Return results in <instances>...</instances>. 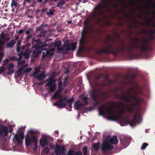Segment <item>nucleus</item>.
Returning <instances> with one entry per match:
<instances>
[{"mask_svg":"<svg viewBox=\"0 0 155 155\" xmlns=\"http://www.w3.org/2000/svg\"><path fill=\"white\" fill-rule=\"evenodd\" d=\"M152 45L150 38H144L141 44L121 43L118 45L107 41L98 50L97 53L120 55L130 60L137 59L147 56L153 50Z\"/></svg>","mask_w":155,"mask_h":155,"instance_id":"1","label":"nucleus"},{"mask_svg":"<svg viewBox=\"0 0 155 155\" xmlns=\"http://www.w3.org/2000/svg\"><path fill=\"white\" fill-rule=\"evenodd\" d=\"M134 87L130 88L127 91V93L130 96L133 101H131L130 107L127 109V111L132 114L135 112V109L137 112L134 114L133 119L130 120L122 115L121 116V126L130 124L132 127H134L137 124L141 123L142 120V110L140 108L141 103L143 100L138 96H142L146 98L150 97V90L148 83H145L143 86L135 84Z\"/></svg>","mask_w":155,"mask_h":155,"instance_id":"2","label":"nucleus"},{"mask_svg":"<svg viewBox=\"0 0 155 155\" xmlns=\"http://www.w3.org/2000/svg\"><path fill=\"white\" fill-rule=\"evenodd\" d=\"M110 135H107L106 138L103 140L101 149L103 152V155H110L111 150L114 148V147L108 143L109 141L113 144H117L118 140L116 136L114 135L111 138Z\"/></svg>","mask_w":155,"mask_h":155,"instance_id":"3","label":"nucleus"},{"mask_svg":"<svg viewBox=\"0 0 155 155\" xmlns=\"http://www.w3.org/2000/svg\"><path fill=\"white\" fill-rule=\"evenodd\" d=\"M13 126L10 125L9 127L10 128L9 130L8 128L6 126L0 125V137L2 138H4L8 135V133H11L13 131V129L12 128Z\"/></svg>","mask_w":155,"mask_h":155,"instance_id":"4","label":"nucleus"},{"mask_svg":"<svg viewBox=\"0 0 155 155\" xmlns=\"http://www.w3.org/2000/svg\"><path fill=\"white\" fill-rule=\"evenodd\" d=\"M38 142V138L35 136L33 135L30 136L28 134L26 135L25 138V143L26 146L32 145Z\"/></svg>","mask_w":155,"mask_h":155,"instance_id":"5","label":"nucleus"},{"mask_svg":"<svg viewBox=\"0 0 155 155\" xmlns=\"http://www.w3.org/2000/svg\"><path fill=\"white\" fill-rule=\"evenodd\" d=\"M67 99V97L66 96H63L62 95L59 99V100L57 102L54 103L53 105L57 106L59 109H61L66 106V103H62L64 101H65Z\"/></svg>","mask_w":155,"mask_h":155,"instance_id":"6","label":"nucleus"},{"mask_svg":"<svg viewBox=\"0 0 155 155\" xmlns=\"http://www.w3.org/2000/svg\"><path fill=\"white\" fill-rule=\"evenodd\" d=\"M90 84L91 87L92 89L89 90L88 91L89 94L90 96L91 97V101L94 100L95 98H96L95 95V91L97 92H100L102 91V90L99 88H96L94 85H93L90 82V81L88 80Z\"/></svg>","mask_w":155,"mask_h":155,"instance_id":"7","label":"nucleus"},{"mask_svg":"<svg viewBox=\"0 0 155 155\" xmlns=\"http://www.w3.org/2000/svg\"><path fill=\"white\" fill-rule=\"evenodd\" d=\"M66 148L64 146L59 145L55 146L54 151L56 155H65V154Z\"/></svg>","mask_w":155,"mask_h":155,"instance_id":"8","label":"nucleus"},{"mask_svg":"<svg viewBox=\"0 0 155 155\" xmlns=\"http://www.w3.org/2000/svg\"><path fill=\"white\" fill-rule=\"evenodd\" d=\"M89 31L90 30L88 27L86 29H85L84 28H83L81 32V38L79 41L80 45H81V42H83L86 39L87 35L89 33Z\"/></svg>","mask_w":155,"mask_h":155,"instance_id":"9","label":"nucleus"},{"mask_svg":"<svg viewBox=\"0 0 155 155\" xmlns=\"http://www.w3.org/2000/svg\"><path fill=\"white\" fill-rule=\"evenodd\" d=\"M15 138L18 144L21 145L22 144L23 140L25 138L24 134L23 132H21L19 135L16 134H15Z\"/></svg>","mask_w":155,"mask_h":155,"instance_id":"10","label":"nucleus"},{"mask_svg":"<svg viewBox=\"0 0 155 155\" xmlns=\"http://www.w3.org/2000/svg\"><path fill=\"white\" fill-rule=\"evenodd\" d=\"M120 144L124 147L123 149L125 148L128 147L130 142V139L129 138L125 137L124 139L120 138Z\"/></svg>","mask_w":155,"mask_h":155,"instance_id":"11","label":"nucleus"},{"mask_svg":"<svg viewBox=\"0 0 155 155\" xmlns=\"http://www.w3.org/2000/svg\"><path fill=\"white\" fill-rule=\"evenodd\" d=\"M40 145L42 148L48 146V141L45 136H42L40 139Z\"/></svg>","mask_w":155,"mask_h":155,"instance_id":"12","label":"nucleus"},{"mask_svg":"<svg viewBox=\"0 0 155 155\" xmlns=\"http://www.w3.org/2000/svg\"><path fill=\"white\" fill-rule=\"evenodd\" d=\"M100 5L99 6H96L94 8V10L95 12L93 15L94 17H97L102 15L103 14L102 11L101 10V6Z\"/></svg>","mask_w":155,"mask_h":155,"instance_id":"13","label":"nucleus"},{"mask_svg":"<svg viewBox=\"0 0 155 155\" xmlns=\"http://www.w3.org/2000/svg\"><path fill=\"white\" fill-rule=\"evenodd\" d=\"M100 143L99 142H97L94 143L91 148L92 152H93L94 150L97 151L100 148Z\"/></svg>","mask_w":155,"mask_h":155,"instance_id":"14","label":"nucleus"},{"mask_svg":"<svg viewBox=\"0 0 155 155\" xmlns=\"http://www.w3.org/2000/svg\"><path fill=\"white\" fill-rule=\"evenodd\" d=\"M74 109L76 110H79L84 107L83 104L80 103L79 100L77 101L74 104Z\"/></svg>","mask_w":155,"mask_h":155,"instance_id":"15","label":"nucleus"},{"mask_svg":"<svg viewBox=\"0 0 155 155\" xmlns=\"http://www.w3.org/2000/svg\"><path fill=\"white\" fill-rule=\"evenodd\" d=\"M58 75L57 73L55 72H53L51 74L50 76L48 79H47L48 82H51L55 80L57 81V79H54Z\"/></svg>","mask_w":155,"mask_h":155,"instance_id":"16","label":"nucleus"},{"mask_svg":"<svg viewBox=\"0 0 155 155\" xmlns=\"http://www.w3.org/2000/svg\"><path fill=\"white\" fill-rule=\"evenodd\" d=\"M46 77V75L44 72H43L37 76V78H36V79H37L39 81H41L45 78Z\"/></svg>","mask_w":155,"mask_h":155,"instance_id":"17","label":"nucleus"},{"mask_svg":"<svg viewBox=\"0 0 155 155\" xmlns=\"http://www.w3.org/2000/svg\"><path fill=\"white\" fill-rule=\"evenodd\" d=\"M32 50H30L29 48H27L25 50V52L23 53V54L25 56V58H29L30 54Z\"/></svg>","mask_w":155,"mask_h":155,"instance_id":"18","label":"nucleus"},{"mask_svg":"<svg viewBox=\"0 0 155 155\" xmlns=\"http://www.w3.org/2000/svg\"><path fill=\"white\" fill-rule=\"evenodd\" d=\"M25 67V66L23 65L21 68H19L17 71L16 72L17 74V76L18 77H20L24 73V72H22V71L24 70Z\"/></svg>","mask_w":155,"mask_h":155,"instance_id":"19","label":"nucleus"},{"mask_svg":"<svg viewBox=\"0 0 155 155\" xmlns=\"http://www.w3.org/2000/svg\"><path fill=\"white\" fill-rule=\"evenodd\" d=\"M46 52L45 53V52H43L42 57L44 58L45 57H48L49 56H52L54 55L53 53L51 52L49 50H46Z\"/></svg>","mask_w":155,"mask_h":155,"instance_id":"20","label":"nucleus"},{"mask_svg":"<svg viewBox=\"0 0 155 155\" xmlns=\"http://www.w3.org/2000/svg\"><path fill=\"white\" fill-rule=\"evenodd\" d=\"M80 97L82 99L83 102L84 103L85 105H87L88 104L89 102L88 100L89 99V98L84 96L83 95H81L80 96Z\"/></svg>","mask_w":155,"mask_h":155,"instance_id":"21","label":"nucleus"},{"mask_svg":"<svg viewBox=\"0 0 155 155\" xmlns=\"http://www.w3.org/2000/svg\"><path fill=\"white\" fill-rule=\"evenodd\" d=\"M94 85L95 87L97 88V87L99 86L101 87H103L106 86V84L104 83H99L96 81H95L94 82Z\"/></svg>","mask_w":155,"mask_h":155,"instance_id":"22","label":"nucleus"},{"mask_svg":"<svg viewBox=\"0 0 155 155\" xmlns=\"http://www.w3.org/2000/svg\"><path fill=\"white\" fill-rule=\"evenodd\" d=\"M56 82V80H55L52 81H51V83L50 84V86L49 87L50 89L53 90V91H54L56 88V85L55 84Z\"/></svg>","mask_w":155,"mask_h":155,"instance_id":"23","label":"nucleus"},{"mask_svg":"<svg viewBox=\"0 0 155 155\" xmlns=\"http://www.w3.org/2000/svg\"><path fill=\"white\" fill-rule=\"evenodd\" d=\"M58 93H59L57 92V91H56L51 97V98L52 99H59L62 95L60 93L58 94Z\"/></svg>","mask_w":155,"mask_h":155,"instance_id":"24","label":"nucleus"},{"mask_svg":"<svg viewBox=\"0 0 155 155\" xmlns=\"http://www.w3.org/2000/svg\"><path fill=\"white\" fill-rule=\"evenodd\" d=\"M16 41H15V40H12L9 43H8L7 44V46L8 48H12L16 44Z\"/></svg>","mask_w":155,"mask_h":155,"instance_id":"25","label":"nucleus"},{"mask_svg":"<svg viewBox=\"0 0 155 155\" xmlns=\"http://www.w3.org/2000/svg\"><path fill=\"white\" fill-rule=\"evenodd\" d=\"M28 132L34 134H40V132L38 130L33 129L29 130Z\"/></svg>","mask_w":155,"mask_h":155,"instance_id":"26","label":"nucleus"},{"mask_svg":"<svg viewBox=\"0 0 155 155\" xmlns=\"http://www.w3.org/2000/svg\"><path fill=\"white\" fill-rule=\"evenodd\" d=\"M82 150L83 155H89L88 153L87 147V146H84L82 149Z\"/></svg>","mask_w":155,"mask_h":155,"instance_id":"27","label":"nucleus"},{"mask_svg":"<svg viewBox=\"0 0 155 155\" xmlns=\"http://www.w3.org/2000/svg\"><path fill=\"white\" fill-rule=\"evenodd\" d=\"M1 38L5 41H8L10 39V38L9 37H6L5 35L4 34H2V35L1 36Z\"/></svg>","mask_w":155,"mask_h":155,"instance_id":"28","label":"nucleus"},{"mask_svg":"<svg viewBox=\"0 0 155 155\" xmlns=\"http://www.w3.org/2000/svg\"><path fill=\"white\" fill-rule=\"evenodd\" d=\"M77 43L76 42H73L70 45L71 48V50L74 51L75 50L76 48Z\"/></svg>","mask_w":155,"mask_h":155,"instance_id":"29","label":"nucleus"},{"mask_svg":"<svg viewBox=\"0 0 155 155\" xmlns=\"http://www.w3.org/2000/svg\"><path fill=\"white\" fill-rule=\"evenodd\" d=\"M62 44L61 41H54V47H58L60 46Z\"/></svg>","mask_w":155,"mask_h":155,"instance_id":"30","label":"nucleus"},{"mask_svg":"<svg viewBox=\"0 0 155 155\" xmlns=\"http://www.w3.org/2000/svg\"><path fill=\"white\" fill-rule=\"evenodd\" d=\"M71 50V48L70 45H67L66 46V48H65L66 51L65 52H64L63 53V54H66L68 53V51Z\"/></svg>","mask_w":155,"mask_h":155,"instance_id":"31","label":"nucleus"},{"mask_svg":"<svg viewBox=\"0 0 155 155\" xmlns=\"http://www.w3.org/2000/svg\"><path fill=\"white\" fill-rule=\"evenodd\" d=\"M74 97H72L70 99H68L67 98V99L66 101L68 103L71 104L73 103L74 101Z\"/></svg>","mask_w":155,"mask_h":155,"instance_id":"32","label":"nucleus"},{"mask_svg":"<svg viewBox=\"0 0 155 155\" xmlns=\"http://www.w3.org/2000/svg\"><path fill=\"white\" fill-rule=\"evenodd\" d=\"M32 57L34 58H37L38 57V54L36 50H33L32 51Z\"/></svg>","mask_w":155,"mask_h":155,"instance_id":"33","label":"nucleus"},{"mask_svg":"<svg viewBox=\"0 0 155 155\" xmlns=\"http://www.w3.org/2000/svg\"><path fill=\"white\" fill-rule=\"evenodd\" d=\"M118 103L120 105V107H126V104L124 103L123 100H121L118 102Z\"/></svg>","mask_w":155,"mask_h":155,"instance_id":"34","label":"nucleus"},{"mask_svg":"<svg viewBox=\"0 0 155 155\" xmlns=\"http://www.w3.org/2000/svg\"><path fill=\"white\" fill-rule=\"evenodd\" d=\"M148 144L147 143H143L140 148V149L142 150H144L145 149L146 147L148 146Z\"/></svg>","mask_w":155,"mask_h":155,"instance_id":"35","label":"nucleus"},{"mask_svg":"<svg viewBox=\"0 0 155 155\" xmlns=\"http://www.w3.org/2000/svg\"><path fill=\"white\" fill-rule=\"evenodd\" d=\"M6 69V67H5L2 66L0 67V74H2L3 72H5Z\"/></svg>","mask_w":155,"mask_h":155,"instance_id":"36","label":"nucleus"},{"mask_svg":"<svg viewBox=\"0 0 155 155\" xmlns=\"http://www.w3.org/2000/svg\"><path fill=\"white\" fill-rule=\"evenodd\" d=\"M47 82H48V81L47 79L41 81V82H40L39 83H38L37 84L38 85H39V86L41 85H43V84H45Z\"/></svg>","mask_w":155,"mask_h":155,"instance_id":"37","label":"nucleus"},{"mask_svg":"<svg viewBox=\"0 0 155 155\" xmlns=\"http://www.w3.org/2000/svg\"><path fill=\"white\" fill-rule=\"evenodd\" d=\"M14 66L13 63H11L8 64V67L6 68V69L8 70L12 69L14 68Z\"/></svg>","mask_w":155,"mask_h":155,"instance_id":"38","label":"nucleus"},{"mask_svg":"<svg viewBox=\"0 0 155 155\" xmlns=\"http://www.w3.org/2000/svg\"><path fill=\"white\" fill-rule=\"evenodd\" d=\"M93 101H94V102L93 104V107H96L99 104V103L97 100L96 98H95L94 100H93Z\"/></svg>","mask_w":155,"mask_h":155,"instance_id":"39","label":"nucleus"},{"mask_svg":"<svg viewBox=\"0 0 155 155\" xmlns=\"http://www.w3.org/2000/svg\"><path fill=\"white\" fill-rule=\"evenodd\" d=\"M18 3L16 2L15 0H12L11 3V7H12L13 6H15V7H16Z\"/></svg>","mask_w":155,"mask_h":155,"instance_id":"40","label":"nucleus"},{"mask_svg":"<svg viewBox=\"0 0 155 155\" xmlns=\"http://www.w3.org/2000/svg\"><path fill=\"white\" fill-rule=\"evenodd\" d=\"M66 155H74V151L73 150H69Z\"/></svg>","mask_w":155,"mask_h":155,"instance_id":"41","label":"nucleus"},{"mask_svg":"<svg viewBox=\"0 0 155 155\" xmlns=\"http://www.w3.org/2000/svg\"><path fill=\"white\" fill-rule=\"evenodd\" d=\"M43 151L46 154H48L49 152V148L48 147H46L44 149Z\"/></svg>","mask_w":155,"mask_h":155,"instance_id":"42","label":"nucleus"},{"mask_svg":"<svg viewBox=\"0 0 155 155\" xmlns=\"http://www.w3.org/2000/svg\"><path fill=\"white\" fill-rule=\"evenodd\" d=\"M9 61H16V57L15 56H12L9 57Z\"/></svg>","mask_w":155,"mask_h":155,"instance_id":"43","label":"nucleus"},{"mask_svg":"<svg viewBox=\"0 0 155 155\" xmlns=\"http://www.w3.org/2000/svg\"><path fill=\"white\" fill-rule=\"evenodd\" d=\"M34 148H33V150L34 151H36L38 149V142H36L34 143Z\"/></svg>","mask_w":155,"mask_h":155,"instance_id":"44","label":"nucleus"},{"mask_svg":"<svg viewBox=\"0 0 155 155\" xmlns=\"http://www.w3.org/2000/svg\"><path fill=\"white\" fill-rule=\"evenodd\" d=\"M9 61V60L8 58H6L4 60V63L3 65H6L8 64V61Z\"/></svg>","mask_w":155,"mask_h":155,"instance_id":"45","label":"nucleus"},{"mask_svg":"<svg viewBox=\"0 0 155 155\" xmlns=\"http://www.w3.org/2000/svg\"><path fill=\"white\" fill-rule=\"evenodd\" d=\"M15 72V71L13 69L8 70V72L7 73V74L8 75H10L14 73Z\"/></svg>","mask_w":155,"mask_h":155,"instance_id":"46","label":"nucleus"},{"mask_svg":"<svg viewBox=\"0 0 155 155\" xmlns=\"http://www.w3.org/2000/svg\"><path fill=\"white\" fill-rule=\"evenodd\" d=\"M32 69V68H27L24 71V73H26L29 72L31 71Z\"/></svg>","mask_w":155,"mask_h":155,"instance_id":"47","label":"nucleus"},{"mask_svg":"<svg viewBox=\"0 0 155 155\" xmlns=\"http://www.w3.org/2000/svg\"><path fill=\"white\" fill-rule=\"evenodd\" d=\"M32 37V35H29L26 37L25 38V40L26 41H28L30 38H31Z\"/></svg>","mask_w":155,"mask_h":155,"instance_id":"48","label":"nucleus"},{"mask_svg":"<svg viewBox=\"0 0 155 155\" xmlns=\"http://www.w3.org/2000/svg\"><path fill=\"white\" fill-rule=\"evenodd\" d=\"M37 73H35V72H34L33 73H32L30 75V76L31 77H34L35 79H36V78H37Z\"/></svg>","mask_w":155,"mask_h":155,"instance_id":"49","label":"nucleus"},{"mask_svg":"<svg viewBox=\"0 0 155 155\" xmlns=\"http://www.w3.org/2000/svg\"><path fill=\"white\" fill-rule=\"evenodd\" d=\"M49 147L52 150H54L55 147L53 143H50L49 144Z\"/></svg>","mask_w":155,"mask_h":155,"instance_id":"50","label":"nucleus"},{"mask_svg":"<svg viewBox=\"0 0 155 155\" xmlns=\"http://www.w3.org/2000/svg\"><path fill=\"white\" fill-rule=\"evenodd\" d=\"M64 49V48L63 47H57V52H61Z\"/></svg>","mask_w":155,"mask_h":155,"instance_id":"51","label":"nucleus"},{"mask_svg":"<svg viewBox=\"0 0 155 155\" xmlns=\"http://www.w3.org/2000/svg\"><path fill=\"white\" fill-rule=\"evenodd\" d=\"M66 3V2L63 0H60V1L58 2L61 5H63Z\"/></svg>","mask_w":155,"mask_h":155,"instance_id":"52","label":"nucleus"},{"mask_svg":"<svg viewBox=\"0 0 155 155\" xmlns=\"http://www.w3.org/2000/svg\"><path fill=\"white\" fill-rule=\"evenodd\" d=\"M36 43H37L38 45H40L42 44V41L40 39L38 38L36 40Z\"/></svg>","mask_w":155,"mask_h":155,"instance_id":"53","label":"nucleus"},{"mask_svg":"<svg viewBox=\"0 0 155 155\" xmlns=\"http://www.w3.org/2000/svg\"><path fill=\"white\" fill-rule=\"evenodd\" d=\"M74 155H82V152L81 151H77L74 153Z\"/></svg>","mask_w":155,"mask_h":155,"instance_id":"54","label":"nucleus"},{"mask_svg":"<svg viewBox=\"0 0 155 155\" xmlns=\"http://www.w3.org/2000/svg\"><path fill=\"white\" fill-rule=\"evenodd\" d=\"M40 71V70L39 68V67H37L35 69L34 72L37 74H38L39 73Z\"/></svg>","mask_w":155,"mask_h":155,"instance_id":"55","label":"nucleus"},{"mask_svg":"<svg viewBox=\"0 0 155 155\" xmlns=\"http://www.w3.org/2000/svg\"><path fill=\"white\" fill-rule=\"evenodd\" d=\"M62 87L58 86V89L57 90V92L60 93L62 91Z\"/></svg>","mask_w":155,"mask_h":155,"instance_id":"56","label":"nucleus"},{"mask_svg":"<svg viewBox=\"0 0 155 155\" xmlns=\"http://www.w3.org/2000/svg\"><path fill=\"white\" fill-rule=\"evenodd\" d=\"M25 63V61L24 60H23L22 61H20L18 62L17 64H23Z\"/></svg>","mask_w":155,"mask_h":155,"instance_id":"57","label":"nucleus"},{"mask_svg":"<svg viewBox=\"0 0 155 155\" xmlns=\"http://www.w3.org/2000/svg\"><path fill=\"white\" fill-rule=\"evenodd\" d=\"M24 32V30L23 29H20L19 30H17L16 32L20 34H21L23 33Z\"/></svg>","mask_w":155,"mask_h":155,"instance_id":"58","label":"nucleus"},{"mask_svg":"<svg viewBox=\"0 0 155 155\" xmlns=\"http://www.w3.org/2000/svg\"><path fill=\"white\" fill-rule=\"evenodd\" d=\"M21 49V48L20 46H17L16 48V51L18 53H20Z\"/></svg>","mask_w":155,"mask_h":155,"instance_id":"59","label":"nucleus"},{"mask_svg":"<svg viewBox=\"0 0 155 155\" xmlns=\"http://www.w3.org/2000/svg\"><path fill=\"white\" fill-rule=\"evenodd\" d=\"M41 26V25H40L38 27H37L36 28V30H38L39 31H41V30L43 28Z\"/></svg>","mask_w":155,"mask_h":155,"instance_id":"60","label":"nucleus"},{"mask_svg":"<svg viewBox=\"0 0 155 155\" xmlns=\"http://www.w3.org/2000/svg\"><path fill=\"white\" fill-rule=\"evenodd\" d=\"M54 14L53 12L52 11H51V10H50L49 12H47V15L49 16L53 15H54Z\"/></svg>","mask_w":155,"mask_h":155,"instance_id":"61","label":"nucleus"},{"mask_svg":"<svg viewBox=\"0 0 155 155\" xmlns=\"http://www.w3.org/2000/svg\"><path fill=\"white\" fill-rule=\"evenodd\" d=\"M45 34L41 33L38 35V36L39 38H41L45 37Z\"/></svg>","mask_w":155,"mask_h":155,"instance_id":"62","label":"nucleus"},{"mask_svg":"<svg viewBox=\"0 0 155 155\" xmlns=\"http://www.w3.org/2000/svg\"><path fill=\"white\" fill-rule=\"evenodd\" d=\"M68 77H66L64 78V84H63V86H64L66 85L67 83V80L68 79Z\"/></svg>","mask_w":155,"mask_h":155,"instance_id":"63","label":"nucleus"},{"mask_svg":"<svg viewBox=\"0 0 155 155\" xmlns=\"http://www.w3.org/2000/svg\"><path fill=\"white\" fill-rule=\"evenodd\" d=\"M54 47V41L52 42L48 45V47Z\"/></svg>","mask_w":155,"mask_h":155,"instance_id":"64","label":"nucleus"}]
</instances>
